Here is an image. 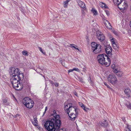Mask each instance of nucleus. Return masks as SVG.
<instances>
[{
  "label": "nucleus",
  "mask_w": 131,
  "mask_h": 131,
  "mask_svg": "<svg viewBox=\"0 0 131 131\" xmlns=\"http://www.w3.org/2000/svg\"><path fill=\"white\" fill-rule=\"evenodd\" d=\"M125 131H131V126L127 125V127L125 128Z\"/></svg>",
  "instance_id": "obj_22"
},
{
  "label": "nucleus",
  "mask_w": 131,
  "mask_h": 131,
  "mask_svg": "<svg viewBox=\"0 0 131 131\" xmlns=\"http://www.w3.org/2000/svg\"><path fill=\"white\" fill-rule=\"evenodd\" d=\"M105 12L106 13V14L107 15V16H108L110 15V13L108 10H105Z\"/></svg>",
  "instance_id": "obj_33"
},
{
  "label": "nucleus",
  "mask_w": 131,
  "mask_h": 131,
  "mask_svg": "<svg viewBox=\"0 0 131 131\" xmlns=\"http://www.w3.org/2000/svg\"><path fill=\"white\" fill-rule=\"evenodd\" d=\"M91 49L94 53L97 54L99 53L101 50V46L95 42L91 43Z\"/></svg>",
  "instance_id": "obj_6"
},
{
  "label": "nucleus",
  "mask_w": 131,
  "mask_h": 131,
  "mask_svg": "<svg viewBox=\"0 0 131 131\" xmlns=\"http://www.w3.org/2000/svg\"><path fill=\"white\" fill-rule=\"evenodd\" d=\"M99 123L102 126L104 127H106L108 126V122L106 120H105L102 122L100 121Z\"/></svg>",
  "instance_id": "obj_15"
},
{
  "label": "nucleus",
  "mask_w": 131,
  "mask_h": 131,
  "mask_svg": "<svg viewBox=\"0 0 131 131\" xmlns=\"http://www.w3.org/2000/svg\"><path fill=\"white\" fill-rule=\"evenodd\" d=\"M91 11L94 15H96L97 14V11L96 10L94 9L93 8L92 9Z\"/></svg>",
  "instance_id": "obj_24"
},
{
  "label": "nucleus",
  "mask_w": 131,
  "mask_h": 131,
  "mask_svg": "<svg viewBox=\"0 0 131 131\" xmlns=\"http://www.w3.org/2000/svg\"><path fill=\"white\" fill-rule=\"evenodd\" d=\"M131 1V0H130Z\"/></svg>",
  "instance_id": "obj_52"
},
{
  "label": "nucleus",
  "mask_w": 131,
  "mask_h": 131,
  "mask_svg": "<svg viewBox=\"0 0 131 131\" xmlns=\"http://www.w3.org/2000/svg\"><path fill=\"white\" fill-rule=\"evenodd\" d=\"M74 94L76 96H77V97L78 96L77 93V92L76 91H74Z\"/></svg>",
  "instance_id": "obj_42"
},
{
  "label": "nucleus",
  "mask_w": 131,
  "mask_h": 131,
  "mask_svg": "<svg viewBox=\"0 0 131 131\" xmlns=\"http://www.w3.org/2000/svg\"><path fill=\"white\" fill-rule=\"evenodd\" d=\"M101 3L102 4H103L104 5V7L103 8H108V7L107 6L105 3L103 2H101Z\"/></svg>",
  "instance_id": "obj_30"
},
{
  "label": "nucleus",
  "mask_w": 131,
  "mask_h": 131,
  "mask_svg": "<svg viewBox=\"0 0 131 131\" xmlns=\"http://www.w3.org/2000/svg\"><path fill=\"white\" fill-rule=\"evenodd\" d=\"M123 73L122 71H119L117 73V75L118 77H121L123 76Z\"/></svg>",
  "instance_id": "obj_21"
},
{
  "label": "nucleus",
  "mask_w": 131,
  "mask_h": 131,
  "mask_svg": "<svg viewBox=\"0 0 131 131\" xmlns=\"http://www.w3.org/2000/svg\"><path fill=\"white\" fill-rule=\"evenodd\" d=\"M122 119L123 121H124V122L125 123V122H126V120L125 119V118L124 117H122Z\"/></svg>",
  "instance_id": "obj_37"
},
{
  "label": "nucleus",
  "mask_w": 131,
  "mask_h": 131,
  "mask_svg": "<svg viewBox=\"0 0 131 131\" xmlns=\"http://www.w3.org/2000/svg\"><path fill=\"white\" fill-rule=\"evenodd\" d=\"M112 68L113 69V71L115 73H117L119 71H118L117 69H115V68L114 67V66H112Z\"/></svg>",
  "instance_id": "obj_27"
},
{
  "label": "nucleus",
  "mask_w": 131,
  "mask_h": 131,
  "mask_svg": "<svg viewBox=\"0 0 131 131\" xmlns=\"http://www.w3.org/2000/svg\"><path fill=\"white\" fill-rule=\"evenodd\" d=\"M70 47L72 48L73 49H76L79 51H80L79 49L77 48L78 46L75 45L74 44H71L70 45Z\"/></svg>",
  "instance_id": "obj_20"
},
{
  "label": "nucleus",
  "mask_w": 131,
  "mask_h": 131,
  "mask_svg": "<svg viewBox=\"0 0 131 131\" xmlns=\"http://www.w3.org/2000/svg\"><path fill=\"white\" fill-rule=\"evenodd\" d=\"M70 116H71V117H73L74 116H75V115H74V114H73V115L72 116H71V115H70Z\"/></svg>",
  "instance_id": "obj_48"
},
{
  "label": "nucleus",
  "mask_w": 131,
  "mask_h": 131,
  "mask_svg": "<svg viewBox=\"0 0 131 131\" xmlns=\"http://www.w3.org/2000/svg\"><path fill=\"white\" fill-rule=\"evenodd\" d=\"M114 33L116 35H118V34L117 32L116 31H114Z\"/></svg>",
  "instance_id": "obj_43"
},
{
  "label": "nucleus",
  "mask_w": 131,
  "mask_h": 131,
  "mask_svg": "<svg viewBox=\"0 0 131 131\" xmlns=\"http://www.w3.org/2000/svg\"><path fill=\"white\" fill-rule=\"evenodd\" d=\"M105 50L106 53L110 55H109V56H111L112 55L111 53L112 48L110 46L107 45L106 46Z\"/></svg>",
  "instance_id": "obj_11"
},
{
  "label": "nucleus",
  "mask_w": 131,
  "mask_h": 131,
  "mask_svg": "<svg viewBox=\"0 0 131 131\" xmlns=\"http://www.w3.org/2000/svg\"><path fill=\"white\" fill-rule=\"evenodd\" d=\"M22 102L26 107L31 108L34 106V102L31 99L28 97H25L22 100Z\"/></svg>",
  "instance_id": "obj_5"
},
{
  "label": "nucleus",
  "mask_w": 131,
  "mask_h": 131,
  "mask_svg": "<svg viewBox=\"0 0 131 131\" xmlns=\"http://www.w3.org/2000/svg\"><path fill=\"white\" fill-rule=\"evenodd\" d=\"M40 48V51L42 53H44L43 52V51L42 50V49L41 48Z\"/></svg>",
  "instance_id": "obj_38"
},
{
  "label": "nucleus",
  "mask_w": 131,
  "mask_h": 131,
  "mask_svg": "<svg viewBox=\"0 0 131 131\" xmlns=\"http://www.w3.org/2000/svg\"><path fill=\"white\" fill-rule=\"evenodd\" d=\"M111 42H112V44H113V43H114V42H115L114 40V39L113 38L111 39Z\"/></svg>",
  "instance_id": "obj_39"
},
{
  "label": "nucleus",
  "mask_w": 131,
  "mask_h": 131,
  "mask_svg": "<svg viewBox=\"0 0 131 131\" xmlns=\"http://www.w3.org/2000/svg\"><path fill=\"white\" fill-rule=\"evenodd\" d=\"M13 117L15 118L17 117H19V118H20V115L18 114H16V115H15L14 116H13Z\"/></svg>",
  "instance_id": "obj_34"
},
{
  "label": "nucleus",
  "mask_w": 131,
  "mask_h": 131,
  "mask_svg": "<svg viewBox=\"0 0 131 131\" xmlns=\"http://www.w3.org/2000/svg\"><path fill=\"white\" fill-rule=\"evenodd\" d=\"M73 71V69H70L68 71V72H72Z\"/></svg>",
  "instance_id": "obj_44"
},
{
  "label": "nucleus",
  "mask_w": 131,
  "mask_h": 131,
  "mask_svg": "<svg viewBox=\"0 0 131 131\" xmlns=\"http://www.w3.org/2000/svg\"><path fill=\"white\" fill-rule=\"evenodd\" d=\"M34 121H33L31 119L30 120L34 126H37V125L38 124V121L37 120V118L36 117H34Z\"/></svg>",
  "instance_id": "obj_19"
},
{
  "label": "nucleus",
  "mask_w": 131,
  "mask_h": 131,
  "mask_svg": "<svg viewBox=\"0 0 131 131\" xmlns=\"http://www.w3.org/2000/svg\"><path fill=\"white\" fill-rule=\"evenodd\" d=\"M105 26L108 28L109 29H111L112 27L110 25L109 22L105 19H104L103 20Z\"/></svg>",
  "instance_id": "obj_13"
},
{
  "label": "nucleus",
  "mask_w": 131,
  "mask_h": 131,
  "mask_svg": "<svg viewBox=\"0 0 131 131\" xmlns=\"http://www.w3.org/2000/svg\"><path fill=\"white\" fill-rule=\"evenodd\" d=\"M89 82H91L92 81L91 80V79L90 80H89Z\"/></svg>",
  "instance_id": "obj_49"
},
{
  "label": "nucleus",
  "mask_w": 131,
  "mask_h": 131,
  "mask_svg": "<svg viewBox=\"0 0 131 131\" xmlns=\"http://www.w3.org/2000/svg\"><path fill=\"white\" fill-rule=\"evenodd\" d=\"M50 82V83L51 84H53V82L51 80H49Z\"/></svg>",
  "instance_id": "obj_47"
},
{
  "label": "nucleus",
  "mask_w": 131,
  "mask_h": 131,
  "mask_svg": "<svg viewBox=\"0 0 131 131\" xmlns=\"http://www.w3.org/2000/svg\"><path fill=\"white\" fill-rule=\"evenodd\" d=\"M108 81L113 84L117 82V79L115 76L113 74H110L108 77Z\"/></svg>",
  "instance_id": "obj_8"
},
{
  "label": "nucleus",
  "mask_w": 131,
  "mask_h": 131,
  "mask_svg": "<svg viewBox=\"0 0 131 131\" xmlns=\"http://www.w3.org/2000/svg\"><path fill=\"white\" fill-rule=\"evenodd\" d=\"M77 2L79 6L85 9V3L80 0H77Z\"/></svg>",
  "instance_id": "obj_16"
},
{
  "label": "nucleus",
  "mask_w": 131,
  "mask_h": 131,
  "mask_svg": "<svg viewBox=\"0 0 131 131\" xmlns=\"http://www.w3.org/2000/svg\"><path fill=\"white\" fill-rule=\"evenodd\" d=\"M81 107L85 111H87V110H90L89 108L86 107L84 105Z\"/></svg>",
  "instance_id": "obj_25"
},
{
  "label": "nucleus",
  "mask_w": 131,
  "mask_h": 131,
  "mask_svg": "<svg viewBox=\"0 0 131 131\" xmlns=\"http://www.w3.org/2000/svg\"><path fill=\"white\" fill-rule=\"evenodd\" d=\"M61 130H62L63 129H61Z\"/></svg>",
  "instance_id": "obj_51"
},
{
  "label": "nucleus",
  "mask_w": 131,
  "mask_h": 131,
  "mask_svg": "<svg viewBox=\"0 0 131 131\" xmlns=\"http://www.w3.org/2000/svg\"><path fill=\"white\" fill-rule=\"evenodd\" d=\"M124 93L127 96L129 97L131 95V90L128 88H127L124 90Z\"/></svg>",
  "instance_id": "obj_14"
},
{
  "label": "nucleus",
  "mask_w": 131,
  "mask_h": 131,
  "mask_svg": "<svg viewBox=\"0 0 131 131\" xmlns=\"http://www.w3.org/2000/svg\"><path fill=\"white\" fill-rule=\"evenodd\" d=\"M24 76H23L22 74H20L18 77H11L10 79V81L13 85V88L14 89H16L17 90H20L22 88L21 87H20L21 89H18V82L20 81L23 80Z\"/></svg>",
  "instance_id": "obj_4"
},
{
  "label": "nucleus",
  "mask_w": 131,
  "mask_h": 131,
  "mask_svg": "<svg viewBox=\"0 0 131 131\" xmlns=\"http://www.w3.org/2000/svg\"><path fill=\"white\" fill-rule=\"evenodd\" d=\"M9 73L11 77H18L19 75L22 74L23 76H24L23 73H20L18 68L15 69L14 67L11 68Z\"/></svg>",
  "instance_id": "obj_7"
},
{
  "label": "nucleus",
  "mask_w": 131,
  "mask_h": 131,
  "mask_svg": "<svg viewBox=\"0 0 131 131\" xmlns=\"http://www.w3.org/2000/svg\"><path fill=\"white\" fill-rule=\"evenodd\" d=\"M3 103H6L7 102V100L6 99H4L3 100Z\"/></svg>",
  "instance_id": "obj_40"
},
{
  "label": "nucleus",
  "mask_w": 131,
  "mask_h": 131,
  "mask_svg": "<svg viewBox=\"0 0 131 131\" xmlns=\"http://www.w3.org/2000/svg\"><path fill=\"white\" fill-rule=\"evenodd\" d=\"M71 104H68L64 105V109L66 112L67 113H68L69 110V108L71 107Z\"/></svg>",
  "instance_id": "obj_17"
},
{
  "label": "nucleus",
  "mask_w": 131,
  "mask_h": 131,
  "mask_svg": "<svg viewBox=\"0 0 131 131\" xmlns=\"http://www.w3.org/2000/svg\"><path fill=\"white\" fill-rule=\"evenodd\" d=\"M55 85L56 87H57L58 86V83H56L55 84Z\"/></svg>",
  "instance_id": "obj_46"
},
{
  "label": "nucleus",
  "mask_w": 131,
  "mask_h": 131,
  "mask_svg": "<svg viewBox=\"0 0 131 131\" xmlns=\"http://www.w3.org/2000/svg\"><path fill=\"white\" fill-rule=\"evenodd\" d=\"M68 4V2L66 1H64L63 3L64 7H66Z\"/></svg>",
  "instance_id": "obj_29"
},
{
  "label": "nucleus",
  "mask_w": 131,
  "mask_h": 131,
  "mask_svg": "<svg viewBox=\"0 0 131 131\" xmlns=\"http://www.w3.org/2000/svg\"><path fill=\"white\" fill-rule=\"evenodd\" d=\"M78 79L79 80V81L81 82H83V80L82 78L80 77H78Z\"/></svg>",
  "instance_id": "obj_31"
},
{
  "label": "nucleus",
  "mask_w": 131,
  "mask_h": 131,
  "mask_svg": "<svg viewBox=\"0 0 131 131\" xmlns=\"http://www.w3.org/2000/svg\"><path fill=\"white\" fill-rule=\"evenodd\" d=\"M96 34L97 38L101 41H103L105 40V37L102 32L99 31H98L96 32Z\"/></svg>",
  "instance_id": "obj_9"
},
{
  "label": "nucleus",
  "mask_w": 131,
  "mask_h": 131,
  "mask_svg": "<svg viewBox=\"0 0 131 131\" xmlns=\"http://www.w3.org/2000/svg\"><path fill=\"white\" fill-rule=\"evenodd\" d=\"M47 106L46 107H45V112H44V113H43V116L45 114V113H46V111H47Z\"/></svg>",
  "instance_id": "obj_36"
},
{
  "label": "nucleus",
  "mask_w": 131,
  "mask_h": 131,
  "mask_svg": "<svg viewBox=\"0 0 131 131\" xmlns=\"http://www.w3.org/2000/svg\"><path fill=\"white\" fill-rule=\"evenodd\" d=\"M53 117L45 123L44 126L46 130L48 131H60L59 130L61 124L60 116L57 115L56 111H54L51 114Z\"/></svg>",
  "instance_id": "obj_1"
},
{
  "label": "nucleus",
  "mask_w": 131,
  "mask_h": 131,
  "mask_svg": "<svg viewBox=\"0 0 131 131\" xmlns=\"http://www.w3.org/2000/svg\"><path fill=\"white\" fill-rule=\"evenodd\" d=\"M22 53L24 55H26L28 56V54L27 53V51H23L22 52Z\"/></svg>",
  "instance_id": "obj_28"
},
{
  "label": "nucleus",
  "mask_w": 131,
  "mask_h": 131,
  "mask_svg": "<svg viewBox=\"0 0 131 131\" xmlns=\"http://www.w3.org/2000/svg\"><path fill=\"white\" fill-rule=\"evenodd\" d=\"M102 4L101 3V7H102V8H103L104 6V5L103 4H102V5H101Z\"/></svg>",
  "instance_id": "obj_45"
},
{
  "label": "nucleus",
  "mask_w": 131,
  "mask_h": 131,
  "mask_svg": "<svg viewBox=\"0 0 131 131\" xmlns=\"http://www.w3.org/2000/svg\"><path fill=\"white\" fill-rule=\"evenodd\" d=\"M97 59L99 62L102 65H105L106 67L109 66L111 63V60L105 54H99L97 57Z\"/></svg>",
  "instance_id": "obj_2"
},
{
  "label": "nucleus",
  "mask_w": 131,
  "mask_h": 131,
  "mask_svg": "<svg viewBox=\"0 0 131 131\" xmlns=\"http://www.w3.org/2000/svg\"><path fill=\"white\" fill-rule=\"evenodd\" d=\"M124 104L128 108L131 109V104L130 102L125 101L124 102Z\"/></svg>",
  "instance_id": "obj_18"
},
{
  "label": "nucleus",
  "mask_w": 131,
  "mask_h": 131,
  "mask_svg": "<svg viewBox=\"0 0 131 131\" xmlns=\"http://www.w3.org/2000/svg\"><path fill=\"white\" fill-rule=\"evenodd\" d=\"M73 71L75 70V71H77L79 70V69L78 68H73Z\"/></svg>",
  "instance_id": "obj_41"
},
{
  "label": "nucleus",
  "mask_w": 131,
  "mask_h": 131,
  "mask_svg": "<svg viewBox=\"0 0 131 131\" xmlns=\"http://www.w3.org/2000/svg\"><path fill=\"white\" fill-rule=\"evenodd\" d=\"M79 105L81 107H82L84 105L81 102H79Z\"/></svg>",
  "instance_id": "obj_35"
},
{
  "label": "nucleus",
  "mask_w": 131,
  "mask_h": 131,
  "mask_svg": "<svg viewBox=\"0 0 131 131\" xmlns=\"http://www.w3.org/2000/svg\"><path fill=\"white\" fill-rule=\"evenodd\" d=\"M113 48L115 49H117L118 48V46L117 45V44L115 42L113 43Z\"/></svg>",
  "instance_id": "obj_23"
},
{
  "label": "nucleus",
  "mask_w": 131,
  "mask_h": 131,
  "mask_svg": "<svg viewBox=\"0 0 131 131\" xmlns=\"http://www.w3.org/2000/svg\"><path fill=\"white\" fill-rule=\"evenodd\" d=\"M69 1H70V0H66V1L67 2H69Z\"/></svg>",
  "instance_id": "obj_50"
},
{
  "label": "nucleus",
  "mask_w": 131,
  "mask_h": 131,
  "mask_svg": "<svg viewBox=\"0 0 131 131\" xmlns=\"http://www.w3.org/2000/svg\"><path fill=\"white\" fill-rule=\"evenodd\" d=\"M79 110L74 106L71 105L68 113H67L70 119L72 121L75 120L78 115Z\"/></svg>",
  "instance_id": "obj_3"
},
{
  "label": "nucleus",
  "mask_w": 131,
  "mask_h": 131,
  "mask_svg": "<svg viewBox=\"0 0 131 131\" xmlns=\"http://www.w3.org/2000/svg\"><path fill=\"white\" fill-rule=\"evenodd\" d=\"M104 84H105V85L106 86L107 88H109L110 89H112V88H111L105 82H104Z\"/></svg>",
  "instance_id": "obj_32"
},
{
  "label": "nucleus",
  "mask_w": 131,
  "mask_h": 131,
  "mask_svg": "<svg viewBox=\"0 0 131 131\" xmlns=\"http://www.w3.org/2000/svg\"><path fill=\"white\" fill-rule=\"evenodd\" d=\"M18 85H18V89H21L20 88V87H21L22 88L21 89H20V90H17L16 89H15V90H21L23 88H24V89H29L30 88V86L28 85L27 84H26V85H25V84H24V85H22V84H21L19 82V83H18Z\"/></svg>",
  "instance_id": "obj_10"
},
{
  "label": "nucleus",
  "mask_w": 131,
  "mask_h": 131,
  "mask_svg": "<svg viewBox=\"0 0 131 131\" xmlns=\"http://www.w3.org/2000/svg\"><path fill=\"white\" fill-rule=\"evenodd\" d=\"M117 3L116 4L118 6V5L120 4L121 3H123V1L122 0H116Z\"/></svg>",
  "instance_id": "obj_26"
},
{
  "label": "nucleus",
  "mask_w": 131,
  "mask_h": 131,
  "mask_svg": "<svg viewBox=\"0 0 131 131\" xmlns=\"http://www.w3.org/2000/svg\"><path fill=\"white\" fill-rule=\"evenodd\" d=\"M117 6L118 8L121 10H124L127 7V4L125 1L123 3H121L118 5Z\"/></svg>",
  "instance_id": "obj_12"
}]
</instances>
